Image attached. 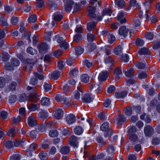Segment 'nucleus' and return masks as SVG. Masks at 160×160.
I'll list each match as a JSON object with an SVG mask.
<instances>
[{
    "label": "nucleus",
    "instance_id": "f257e3e1",
    "mask_svg": "<svg viewBox=\"0 0 160 160\" xmlns=\"http://www.w3.org/2000/svg\"><path fill=\"white\" fill-rule=\"evenodd\" d=\"M25 139H22L17 141L16 140L12 141L10 140L5 141L4 142V145L5 146L8 148H11L13 147V144L16 147H18L19 145H22L25 142Z\"/></svg>",
    "mask_w": 160,
    "mask_h": 160
},
{
    "label": "nucleus",
    "instance_id": "f03ea898",
    "mask_svg": "<svg viewBox=\"0 0 160 160\" xmlns=\"http://www.w3.org/2000/svg\"><path fill=\"white\" fill-rule=\"evenodd\" d=\"M112 12L108 8H105L103 10L102 15L98 16L97 18V20L98 21H101L103 20L106 22L108 20V16L111 15Z\"/></svg>",
    "mask_w": 160,
    "mask_h": 160
},
{
    "label": "nucleus",
    "instance_id": "7ed1b4c3",
    "mask_svg": "<svg viewBox=\"0 0 160 160\" xmlns=\"http://www.w3.org/2000/svg\"><path fill=\"white\" fill-rule=\"evenodd\" d=\"M151 1L149 2H146L143 3V6L142 7V10H140L139 12V16L140 18H142L143 17V12L145 14V16L146 19H148L149 17L148 15V9L149 8V5L151 3Z\"/></svg>",
    "mask_w": 160,
    "mask_h": 160
},
{
    "label": "nucleus",
    "instance_id": "20e7f679",
    "mask_svg": "<svg viewBox=\"0 0 160 160\" xmlns=\"http://www.w3.org/2000/svg\"><path fill=\"white\" fill-rule=\"evenodd\" d=\"M132 33L131 32L129 31V29H127L126 27L124 26L121 27L118 31L119 34L120 35H122L124 37H126L128 34L129 37H131Z\"/></svg>",
    "mask_w": 160,
    "mask_h": 160
},
{
    "label": "nucleus",
    "instance_id": "39448f33",
    "mask_svg": "<svg viewBox=\"0 0 160 160\" xmlns=\"http://www.w3.org/2000/svg\"><path fill=\"white\" fill-rule=\"evenodd\" d=\"M78 138L77 137L72 135L70 137L69 140L70 144L74 148H77L78 147L79 144L78 141Z\"/></svg>",
    "mask_w": 160,
    "mask_h": 160
},
{
    "label": "nucleus",
    "instance_id": "423d86ee",
    "mask_svg": "<svg viewBox=\"0 0 160 160\" xmlns=\"http://www.w3.org/2000/svg\"><path fill=\"white\" fill-rule=\"evenodd\" d=\"M144 133L146 136L151 137L154 133L153 129L151 126L148 125L144 128Z\"/></svg>",
    "mask_w": 160,
    "mask_h": 160
},
{
    "label": "nucleus",
    "instance_id": "0eeeda50",
    "mask_svg": "<svg viewBox=\"0 0 160 160\" xmlns=\"http://www.w3.org/2000/svg\"><path fill=\"white\" fill-rule=\"evenodd\" d=\"M89 16L91 19H93L96 18V16L95 14L96 9L93 6H90L88 7V8Z\"/></svg>",
    "mask_w": 160,
    "mask_h": 160
},
{
    "label": "nucleus",
    "instance_id": "6e6552de",
    "mask_svg": "<svg viewBox=\"0 0 160 160\" xmlns=\"http://www.w3.org/2000/svg\"><path fill=\"white\" fill-rule=\"evenodd\" d=\"M63 114V112L62 110L60 109H58L54 111V117L57 119H60L62 117Z\"/></svg>",
    "mask_w": 160,
    "mask_h": 160
},
{
    "label": "nucleus",
    "instance_id": "1a4fd4ad",
    "mask_svg": "<svg viewBox=\"0 0 160 160\" xmlns=\"http://www.w3.org/2000/svg\"><path fill=\"white\" fill-rule=\"evenodd\" d=\"M38 48L40 53H45L48 49V46L45 43H42L38 45Z\"/></svg>",
    "mask_w": 160,
    "mask_h": 160
},
{
    "label": "nucleus",
    "instance_id": "9d476101",
    "mask_svg": "<svg viewBox=\"0 0 160 160\" xmlns=\"http://www.w3.org/2000/svg\"><path fill=\"white\" fill-rule=\"evenodd\" d=\"M28 125L31 127L35 126L37 124V121L35 118L32 116L28 117Z\"/></svg>",
    "mask_w": 160,
    "mask_h": 160
},
{
    "label": "nucleus",
    "instance_id": "9b49d317",
    "mask_svg": "<svg viewBox=\"0 0 160 160\" xmlns=\"http://www.w3.org/2000/svg\"><path fill=\"white\" fill-rule=\"evenodd\" d=\"M106 150L108 156H111L114 153L115 148L113 145H110L107 147Z\"/></svg>",
    "mask_w": 160,
    "mask_h": 160
},
{
    "label": "nucleus",
    "instance_id": "f8f14e48",
    "mask_svg": "<svg viewBox=\"0 0 160 160\" xmlns=\"http://www.w3.org/2000/svg\"><path fill=\"white\" fill-rule=\"evenodd\" d=\"M112 46H105L101 48V51L102 53H105L107 55H109L111 53V49Z\"/></svg>",
    "mask_w": 160,
    "mask_h": 160
},
{
    "label": "nucleus",
    "instance_id": "ddd939ff",
    "mask_svg": "<svg viewBox=\"0 0 160 160\" xmlns=\"http://www.w3.org/2000/svg\"><path fill=\"white\" fill-rule=\"evenodd\" d=\"M122 73V72L120 67L116 68L114 71V75L115 76V80H118L120 78V75Z\"/></svg>",
    "mask_w": 160,
    "mask_h": 160
},
{
    "label": "nucleus",
    "instance_id": "4468645a",
    "mask_svg": "<svg viewBox=\"0 0 160 160\" xmlns=\"http://www.w3.org/2000/svg\"><path fill=\"white\" fill-rule=\"evenodd\" d=\"M94 98L92 95L89 94H85L82 98L83 102L89 103L92 101Z\"/></svg>",
    "mask_w": 160,
    "mask_h": 160
},
{
    "label": "nucleus",
    "instance_id": "2eb2a0df",
    "mask_svg": "<svg viewBox=\"0 0 160 160\" xmlns=\"http://www.w3.org/2000/svg\"><path fill=\"white\" fill-rule=\"evenodd\" d=\"M75 117L72 114H70L66 117V120L69 124L73 123L75 120Z\"/></svg>",
    "mask_w": 160,
    "mask_h": 160
},
{
    "label": "nucleus",
    "instance_id": "dca6fc26",
    "mask_svg": "<svg viewBox=\"0 0 160 160\" xmlns=\"http://www.w3.org/2000/svg\"><path fill=\"white\" fill-rule=\"evenodd\" d=\"M29 99L32 102H37L38 100V96L36 93H31L29 95Z\"/></svg>",
    "mask_w": 160,
    "mask_h": 160
},
{
    "label": "nucleus",
    "instance_id": "f3484780",
    "mask_svg": "<svg viewBox=\"0 0 160 160\" xmlns=\"http://www.w3.org/2000/svg\"><path fill=\"white\" fill-rule=\"evenodd\" d=\"M107 77L108 74L107 72H103L99 74L98 79L100 81H103L107 79Z\"/></svg>",
    "mask_w": 160,
    "mask_h": 160
},
{
    "label": "nucleus",
    "instance_id": "a211bd4d",
    "mask_svg": "<svg viewBox=\"0 0 160 160\" xmlns=\"http://www.w3.org/2000/svg\"><path fill=\"white\" fill-rule=\"evenodd\" d=\"M74 2L73 1L70 0L65 5V10L67 12L70 11L72 8V5H73Z\"/></svg>",
    "mask_w": 160,
    "mask_h": 160
},
{
    "label": "nucleus",
    "instance_id": "6ab92c4d",
    "mask_svg": "<svg viewBox=\"0 0 160 160\" xmlns=\"http://www.w3.org/2000/svg\"><path fill=\"white\" fill-rule=\"evenodd\" d=\"M128 94V92L126 91H123L121 92H116L115 93V96L118 98H123Z\"/></svg>",
    "mask_w": 160,
    "mask_h": 160
},
{
    "label": "nucleus",
    "instance_id": "aec40b11",
    "mask_svg": "<svg viewBox=\"0 0 160 160\" xmlns=\"http://www.w3.org/2000/svg\"><path fill=\"white\" fill-rule=\"evenodd\" d=\"M60 151L62 154H67L69 152V148L68 146H62L61 148Z\"/></svg>",
    "mask_w": 160,
    "mask_h": 160
},
{
    "label": "nucleus",
    "instance_id": "412c9836",
    "mask_svg": "<svg viewBox=\"0 0 160 160\" xmlns=\"http://www.w3.org/2000/svg\"><path fill=\"white\" fill-rule=\"evenodd\" d=\"M140 55L150 54V52L148 50V48H143L140 49L138 51Z\"/></svg>",
    "mask_w": 160,
    "mask_h": 160
},
{
    "label": "nucleus",
    "instance_id": "4be33fe9",
    "mask_svg": "<svg viewBox=\"0 0 160 160\" xmlns=\"http://www.w3.org/2000/svg\"><path fill=\"white\" fill-rule=\"evenodd\" d=\"M77 89L78 91L75 94V98L77 99H78L80 97V95L82 94L83 89L80 86H78Z\"/></svg>",
    "mask_w": 160,
    "mask_h": 160
},
{
    "label": "nucleus",
    "instance_id": "5701e85b",
    "mask_svg": "<svg viewBox=\"0 0 160 160\" xmlns=\"http://www.w3.org/2000/svg\"><path fill=\"white\" fill-rule=\"evenodd\" d=\"M96 24L94 22H91L87 24V29L88 31H90L93 30L95 28Z\"/></svg>",
    "mask_w": 160,
    "mask_h": 160
},
{
    "label": "nucleus",
    "instance_id": "b1692460",
    "mask_svg": "<svg viewBox=\"0 0 160 160\" xmlns=\"http://www.w3.org/2000/svg\"><path fill=\"white\" fill-rule=\"evenodd\" d=\"M28 107L29 111H35L38 108V105L33 103L28 104Z\"/></svg>",
    "mask_w": 160,
    "mask_h": 160
},
{
    "label": "nucleus",
    "instance_id": "393cba45",
    "mask_svg": "<svg viewBox=\"0 0 160 160\" xmlns=\"http://www.w3.org/2000/svg\"><path fill=\"white\" fill-rule=\"evenodd\" d=\"M126 120V118L123 115H119L117 118V123L121 124L122 122H124Z\"/></svg>",
    "mask_w": 160,
    "mask_h": 160
},
{
    "label": "nucleus",
    "instance_id": "a878e982",
    "mask_svg": "<svg viewBox=\"0 0 160 160\" xmlns=\"http://www.w3.org/2000/svg\"><path fill=\"white\" fill-rule=\"evenodd\" d=\"M50 99L47 97H44L42 98L41 103L42 105L44 106L48 105L50 103Z\"/></svg>",
    "mask_w": 160,
    "mask_h": 160
},
{
    "label": "nucleus",
    "instance_id": "bb28decb",
    "mask_svg": "<svg viewBox=\"0 0 160 160\" xmlns=\"http://www.w3.org/2000/svg\"><path fill=\"white\" fill-rule=\"evenodd\" d=\"M134 71L133 69L131 68L125 72V74L128 77H132L134 76Z\"/></svg>",
    "mask_w": 160,
    "mask_h": 160
},
{
    "label": "nucleus",
    "instance_id": "cd10ccee",
    "mask_svg": "<svg viewBox=\"0 0 160 160\" xmlns=\"http://www.w3.org/2000/svg\"><path fill=\"white\" fill-rule=\"evenodd\" d=\"M43 88L45 92H48L52 88V86L49 82H45L43 85Z\"/></svg>",
    "mask_w": 160,
    "mask_h": 160
},
{
    "label": "nucleus",
    "instance_id": "c85d7f7f",
    "mask_svg": "<svg viewBox=\"0 0 160 160\" xmlns=\"http://www.w3.org/2000/svg\"><path fill=\"white\" fill-rule=\"evenodd\" d=\"M49 135L50 137H57L58 135V132L56 130L52 129L50 131L49 133Z\"/></svg>",
    "mask_w": 160,
    "mask_h": 160
},
{
    "label": "nucleus",
    "instance_id": "c756f323",
    "mask_svg": "<svg viewBox=\"0 0 160 160\" xmlns=\"http://www.w3.org/2000/svg\"><path fill=\"white\" fill-rule=\"evenodd\" d=\"M74 131L75 134L78 135H80L82 133L83 130L81 127L78 126L76 127Z\"/></svg>",
    "mask_w": 160,
    "mask_h": 160
},
{
    "label": "nucleus",
    "instance_id": "7c9ffc66",
    "mask_svg": "<svg viewBox=\"0 0 160 160\" xmlns=\"http://www.w3.org/2000/svg\"><path fill=\"white\" fill-rule=\"evenodd\" d=\"M60 72L59 71H55L53 72L51 75L52 78L56 80L60 76Z\"/></svg>",
    "mask_w": 160,
    "mask_h": 160
},
{
    "label": "nucleus",
    "instance_id": "2f4dec72",
    "mask_svg": "<svg viewBox=\"0 0 160 160\" xmlns=\"http://www.w3.org/2000/svg\"><path fill=\"white\" fill-rule=\"evenodd\" d=\"M2 58L3 61L6 62H7L9 59V55L8 53L7 52H3L1 56H0Z\"/></svg>",
    "mask_w": 160,
    "mask_h": 160
},
{
    "label": "nucleus",
    "instance_id": "473e14b6",
    "mask_svg": "<svg viewBox=\"0 0 160 160\" xmlns=\"http://www.w3.org/2000/svg\"><path fill=\"white\" fill-rule=\"evenodd\" d=\"M101 83H99V85L96 84H92L91 87L92 89H93L96 91L99 92L101 90V87L100 86Z\"/></svg>",
    "mask_w": 160,
    "mask_h": 160
},
{
    "label": "nucleus",
    "instance_id": "72a5a7b5",
    "mask_svg": "<svg viewBox=\"0 0 160 160\" xmlns=\"http://www.w3.org/2000/svg\"><path fill=\"white\" fill-rule=\"evenodd\" d=\"M38 115L40 118L43 119L46 118L48 117V113L43 111L40 112Z\"/></svg>",
    "mask_w": 160,
    "mask_h": 160
},
{
    "label": "nucleus",
    "instance_id": "f704fd0d",
    "mask_svg": "<svg viewBox=\"0 0 160 160\" xmlns=\"http://www.w3.org/2000/svg\"><path fill=\"white\" fill-rule=\"evenodd\" d=\"M48 4L50 8L52 10H55L58 8L57 4L54 1H49Z\"/></svg>",
    "mask_w": 160,
    "mask_h": 160
},
{
    "label": "nucleus",
    "instance_id": "c9c22d12",
    "mask_svg": "<svg viewBox=\"0 0 160 160\" xmlns=\"http://www.w3.org/2000/svg\"><path fill=\"white\" fill-rule=\"evenodd\" d=\"M115 4L117 5L119 8H122L125 5V2L123 0H119L115 2Z\"/></svg>",
    "mask_w": 160,
    "mask_h": 160
},
{
    "label": "nucleus",
    "instance_id": "e433bc0d",
    "mask_svg": "<svg viewBox=\"0 0 160 160\" xmlns=\"http://www.w3.org/2000/svg\"><path fill=\"white\" fill-rule=\"evenodd\" d=\"M122 52V48L120 45L118 46L114 49V53L116 55L120 54Z\"/></svg>",
    "mask_w": 160,
    "mask_h": 160
},
{
    "label": "nucleus",
    "instance_id": "4c0bfd02",
    "mask_svg": "<svg viewBox=\"0 0 160 160\" xmlns=\"http://www.w3.org/2000/svg\"><path fill=\"white\" fill-rule=\"evenodd\" d=\"M17 85V83L15 82H11L9 84V90L12 91H15Z\"/></svg>",
    "mask_w": 160,
    "mask_h": 160
},
{
    "label": "nucleus",
    "instance_id": "58836bf2",
    "mask_svg": "<svg viewBox=\"0 0 160 160\" xmlns=\"http://www.w3.org/2000/svg\"><path fill=\"white\" fill-rule=\"evenodd\" d=\"M75 51L76 54L79 55L83 52L84 49L81 47L79 46L75 49Z\"/></svg>",
    "mask_w": 160,
    "mask_h": 160
},
{
    "label": "nucleus",
    "instance_id": "ea45409f",
    "mask_svg": "<svg viewBox=\"0 0 160 160\" xmlns=\"http://www.w3.org/2000/svg\"><path fill=\"white\" fill-rule=\"evenodd\" d=\"M89 78L87 74H83L82 76V81L85 83H87L89 82Z\"/></svg>",
    "mask_w": 160,
    "mask_h": 160
},
{
    "label": "nucleus",
    "instance_id": "a19ab883",
    "mask_svg": "<svg viewBox=\"0 0 160 160\" xmlns=\"http://www.w3.org/2000/svg\"><path fill=\"white\" fill-rule=\"evenodd\" d=\"M82 39V35L80 33L76 34L73 37V41L78 42Z\"/></svg>",
    "mask_w": 160,
    "mask_h": 160
},
{
    "label": "nucleus",
    "instance_id": "79ce46f5",
    "mask_svg": "<svg viewBox=\"0 0 160 160\" xmlns=\"http://www.w3.org/2000/svg\"><path fill=\"white\" fill-rule=\"evenodd\" d=\"M109 123L108 122L104 123L101 126L100 128L101 130L102 131H106L109 128Z\"/></svg>",
    "mask_w": 160,
    "mask_h": 160
},
{
    "label": "nucleus",
    "instance_id": "37998d69",
    "mask_svg": "<svg viewBox=\"0 0 160 160\" xmlns=\"http://www.w3.org/2000/svg\"><path fill=\"white\" fill-rule=\"evenodd\" d=\"M96 140L98 143L102 145V146L105 145L106 143V142L104 141L102 138L100 136L97 137Z\"/></svg>",
    "mask_w": 160,
    "mask_h": 160
},
{
    "label": "nucleus",
    "instance_id": "c03bdc74",
    "mask_svg": "<svg viewBox=\"0 0 160 160\" xmlns=\"http://www.w3.org/2000/svg\"><path fill=\"white\" fill-rule=\"evenodd\" d=\"M16 129L15 128H12L9 130L8 132V135L10 137H12L14 136L16 133Z\"/></svg>",
    "mask_w": 160,
    "mask_h": 160
},
{
    "label": "nucleus",
    "instance_id": "a18cd8bd",
    "mask_svg": "<svg viewBox=\"0 0 160 160\" xmlns=\"http://www.w3.org/2000/svg\"><path fill=\"white\" fill-rule=\"evenodd\" d=\"M54 19L56 21H58L61 20L63 18V16L61 14H58L54 13L53 15Z\"/></svg>",
    "mask_w": 160,
    "mask_h": 160
},
{
    "label": "nucleus",
    "instance_id": "49530a36",
    "mask_svg": "<svg viewBox=\"0 0 160 160\" xmlns=\"http://www.w3.org/2000/svg\"><path fill=\"white\" fill-rule=\"evenodd\" d=\"M21 118L20 116H18L17 118L13 117L12 118L13 123L15 125L17 124L20 122Z\"/></svg>",
    "mask_w": 160,
    "mask_h": 160
},
{
    "label": "nucleus",
    "instance_id": "de8ad7c7",
    "mask_svg": "<svg viewBox=\"0 0 160 160\" xmlns=\"http://www.w3.org/2000/svg\"><path fill=\"white\" fill-rule=\"evenodd\" d=\"M66 97L65 96H62L59 95H56L55 99L58 102L63 101L64 99H65Z\"/></svg>",
    "mask_w": 160,
    "mask_h": 160
},
{
    "label": "nucleus",
    "instance_id": "09e8293b",
    "mask_svg": "<svg viewBox=\"0 0 160 160\" xmlns=\"http://www.w3.org/2000/svg\"><path fill=\"white\" fill-rule=\"evenodd\" d=\"M11 63L12 65L14 66H17L19 65L20 62L17 59L14 58L11 59Z\"/></svg>",
    "mask_w": 160,
    "mask_h": 160
},
{
    "label": "nucleus",
    "instance_id": "8fccbe9b",
    "mask_svg": "<svg viewBox=\"0 0 160 160\" xmlns=\"http://www.w3.org/2000/svg\"><path fill=\"white\" fill-rule=\"evenodd\" d=\"M90 145L89 144V143H88V142H85V145L84 146V149H85V151H84V155L83 157L85 158H86L88 157L89 156V154L87 152V148H88V147Z\"/></svg>",
    "mask_w": 160,
    "mask_h": 160
},
{
    "label": "nucleus",
    "instance_id": "3c124183",
    "mask_svg": "<svg viewBox=\"0 0 160 160\" xmlns=\"http://www.w3.org/2000/svg\"><path fill=\"white\" fill-rule=\"evenodd\" d=\"M36 4V6L39 8H42L44 5V3L42 0H37Z\"/></svg>",
    "mask_w": 160,
    "mask_h": 160
},
{
    "label": "nucleus",
    "instance_id": "603ef678",
    "mask_svg": "<svg viewBox=\"0 0 160 160\" xmlns=\"http://www.w3.org/2000/svg\"><path fill=\"white\" fill-rule=\"evenodd\" d=\"M121 59L122 61H123L124 62H127L129 61V56L127 54H122V55Z\"/></svg>",
    "mask_w": 160,
    "mask_h": 160
},
{
    "label": "nucleus",
    "instance_id": "864d4df0",
    "mask_svg": "<svg viewBox=\"0 0 160 160\" xmlns=\"http://www.w3.org/2000/svg\"><path fill=\"white\" fill-rule=\"evenodd\" d=\"M52 34L51 32H48L46 33V34L44 35V38L45 40L49 41H50V37Z\"/></svg>",
    "mask_w": 160,
    "mask_h": 160
},
{
    "label": "nucleus",
    "instance_id": "5fc2aeb1",
    "mask_svg": "<svg viewBox=\"0 0 160 160\" xmlns=\"http://www.w3.org/2000/svg\"><path fill=\"white\" fill-rule=\"evenodd\" d=\"M94 37V35L91 33H88L87 35V39L89 42L93 41Z\"/></svg>",
    "mask_w": 160,
    "mask_h": 160
},
{
    "label": "nucleus",
    "instance_id": "6e6d98bb",
    "mask_svg": "<svg viewBox=\"0 0 160 160\" xmlns=\"http://www.w3.org/2000/svg\"><path fill=\"white\" fill-rule=\"evenodd\" d=\"M27 98V96L25 93L21 94L19 99V101L20 102H24L26 101Z\"/></svg>",
    "mask_w": 160,
    "mask_h": 160
},
{
    "label": "nucleus",
    "instance_id": "4d7b16f0",
    "mask_svg": "<svg viewBox=\"0 0 160 160\" xmlns=\"http://www.w3.org/2000/svg\"><path fill=\"white\" fill-rule=\"evenodd\" d=\"M24 25L25 24L23 22H22L20 23L19 31L22 33L23 32H25L26 30L25 28Z\"/></svg>",
    "mask_w": 160,
    "mask_h": 160
},
{
    "label": "nucleus",
    "instance_id": "13d9d810",
    "mask_svg": "<svg viewBox=\"0 0 160 160\" xmlns=\"http://www.w3.org/2000/svg\"><path fill=\"white\" fill-rule=\"evenodd\" d=\"M4 69L7 70H12L13 69V67L11 65L9 62L5 64L4 66Z\"/></svg>",
    "mask_w": 160,
    "mask_h": 160
},
{
    "label": "nucleus",
    "instance_id": "bf43d9fd",
    "mask_svg": "<svg viewBox=\"0 0 160 160\" xmlns=\"http://www.w3.org/2000/svg\"><path fill=\"white\" fill-rule=\"evenodd\" d=\"M0 23L2 26H6L8 25L6 19L4 17H1L0 18Z\"/></svg>",
    "mask_w": 160,
    "mask_h": 160
},
{
    "label": "nucleus",
    "instance_id": "052dcab7",
    "mask_svg": "<svg viewBox=\"0 0 160 160\" xmlns=\"http://www.w3.org/2000/svg\"><path fill=\"white\" fill-rule=\"evenodd\" d=\"M160 143L159 138L156 137L153 138L152 140V143L155 145L159 144Z\"/></svg>",
    "mask_w": 160,
    "mask_h": 160
},
{
    "label": "nucleus",
    "instance_id": "680f3d73",
    "mask_svg": "<svg viewBox=\"0 0 160 160\" xmlns=\"http://www.w3.org/2000/svg\"><path fill=\"white\" fill-rule=\"evenodd\" d=\"M37 18L35 15H33L30 16L28 18V21L30 23L34 22L37 19Z\"/></svg>",
    "mask_w": 160,
    "mask_h": 160
},
{
    "label": "nucleus",
    "instance_id": "e2e57ef3",
    "mask_svg": "<svg viewBox=\"0 0 160 160\" xmlns=\"http://www.w3.org/2000/svg\"><path fill=\"white\" fill-rule=\"evenodd\" d=\"M153 34L152 32H148L146 33V38L149 40H152L153 38Z\"/></svg>",
    "mask_w": 160,
    "mask_h": 160
},
{
    "label": "nucleus",
    "instance_id": "0e129e2a",
    "mask_svg": "<svg viewBox=\"0 0 160 160\" xmlns=\"http://www.w3.org/2000/svg\"><path fill=\"white\" fill-rule=\"evenodd\" d=\"M17 100L16 96L15 95H12L9 98V102L11 103L14 102Z\"/></svg>",
    "mask_w": 160,
    "mask_h": 160
},
{
    "label": "nucleus",
    "instance_id": "69168bd1",
    "mask_svg": "<svg viewBox=\"0 0 160 160\" xmlns=\"http://www.w3.org/2000/svg\"><path fill=\"white\" fill-rule=\"evenodd\" d=\"M38 133L36 130L32 131L30 133L31 137L33 139H35L37 136Z\"/></svg>",
    "mask_w": 160,
    "mask_h": 160
},
{
    "label": "nucleus",
    "instance_id": "338daca9",
    "mask_svg": "<svg viewBox=\"0 0 160 160\" xmlns=\"http://www.w3.org/2000/svg\"><path fill=\"white\" fill-rule=\"evenodd\" d=\"M129 138L130 140L132 142H135L138 139V136L135 134L129 135Z\"/></svg>",
    "mask_w": 160,
    "mask_h": 160
},
{
    "label": "nucleus",
    "instance_id": "774afa93",
    "mask_svg": "<svg viewBox=\"0 0 160 160\" xmlns=\"http://www.w3.org/2000/svg\"><path fill=\"white\" fill-rule=\"evenodd\" d=\"M125 111V113L126 115H131L132 113V108L131 107H128L126 108Z\"/></svg>",
    "mask_w": 160,
    "mask_h": 160
}]
</instances>
